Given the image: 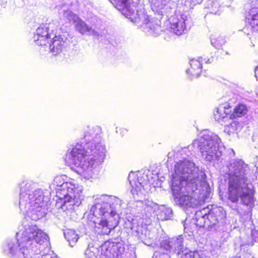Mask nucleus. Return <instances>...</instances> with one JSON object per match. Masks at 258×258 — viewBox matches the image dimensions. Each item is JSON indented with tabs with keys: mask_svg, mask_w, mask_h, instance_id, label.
<instances>
[{
	"mask_svg": "<svg viewBox=\"0 0 258 258\" xmlns=\"http://www.w3.org/2000/svg\"><path fill=\"white\" fill-rule=\"evenodd\" d=\"M158 216V219L161 220L169 219L172 216V211L169 208H163Z\"/></svg>",
	"mask_w": 258,
	"mask_h": 258,
	"instance_id": "obj_27",
	"label": "nucleus"
},
{
	"mask_svg": "<svg viewBox=\"0 0 258 258\" xmlns=\"http://www.w3.org/2000/svg\"><path fill=\"white\" fill-rule=\"evenodd\" d=\"M152 258H170L169 255L167 253L161 252L159 251H156Z\"/></svg>",
	"mask_w": 258,
	"mask_h": 258,
	"instance_id": "obj_33",
	"label": "nucleus"
},
{
	"mask_svg": "<svg viewBox=\"0 0 258 258\" xmlns=\"http://www.w3.org/2000/svg\"><path fill=\"white\" fill-rule=\"evenodd\" d=\"M229 105L227 103L220 105L214 112L215 119L220 122L229 118L230 116V114H229L230 112L229 110Z\"/></svg>",
	"mask_w": 258,
	"mask_h": 258,
	"instance_id": "obj_19",
	"label": "nucleus"
},
{
	"mask_svg": "<svg viewBox=\"0 0 258 258\" xmlns=\"http://www.w3.org/2000/svg\"><path fill=\"white\" fill-rule=\"evenodd\" d=\"M56 186V196L63 201V207L67 210H74L82 203L83 199V187L77 183L64 182L61 176H56L53 180Z\"/></svg>",
	"mask_w": 258,
	"mask_h": 258,
	"instance_id": "obj_7",
	"label": "nucleus"
},
{
	"mask_svg": "<svg viewBox=\"0 0 258 258\" xmlns=\"http://www.w3.org/2000/svg\"><path fill=\"white\" fill-rule=\"evenodd\" d=\"M186 20L187 17L184 14L173 15L169 19L170 28L177 35H181L186 30Z\"/></svg>",
	"mask_w": 258,
	"mask_h": 258,
	"instance_id": "obj_13",
	"label": "nucleus"
},
{
	"mask_svg": "<svg viewBox=\"0 0 258 258\" xmlns=\"http://www.w3.org/2000/svg\"><path fill=\"white\" fill-rule=\"evenodd\" d=\"M126 232L140 239L143 243L147 245L152 243L154 234L149 230L146 225H139L136 220H127L125 222Z\"/></svg>",
	"mask_w": 258,
	"mask_h": 258,
	"instance_id": "obj_12",
	"label": "nucleus"
},
{
	"mask_svg": "<svg viewBox=\"0 0 258 258\" xmlns=\"http://www.w3.org/2000/svg\"><path fill=\"white\" fill-rule=\"evenodd\" d=\"M251 234L252 236H253L254 235L256 234L257 232L255 231H252Z\"/></svg>",
	"mask_w": 258,
	"mask_h": 258,
	"instance_id": "obj_36",
	"label": "nucleus"
},
{
	"mask_svg": "<svg viewBox=\"0 0 258 258\" xmlns=\"http://www.w3.org/2000/svg\"><path fill=\"white\" fill-rule=\"evenodd\" d=\"M139 0H118L116 3V8L122 13L129 16V19L135 23L141 22L144 24V28L149 35L157 36L161 32V28L159 24L150 22L149 16L145 14L144 11L137 10V13L135 14V11L138 5Z\"/></svg>",
	"mask_w": 258,
	"mask_h": 258,
	"instance_id": "obj_8",
	"label": "nucleus"
},
{
	"mask_svg": "<svg viewBox=\"0 0 258 258\" xmlns=\"http://www.w3.org/2000/svg\"><path fill=\"white\" fill-rule=\"evenodd\" d=\"M64 236L71 247H73L78 241L79 236L75 230L68 229L64 232Z\"/></svg>",
	"mask_w": 258,
	"mask_h": 258,
	"instance_id": "obj_23",
	"label": "nucleus"
},
{
	"mask_svg": "<svg viewBox=\"0 0 258 258\" xmlns=\"http://www.w3.org/2000/svg\"><path fill=\"white\" fill-rule=\"evenodd\" d=\"M237 123L234 121H232L230 124L225 126L224 132L228 135L233 133L236 130Z\"/></svg>",
	"mask_w": 258,
	"mask_h": 258,
	"instance_id": "obj_31",
	"label": "nucleus"
},
{
	"mask_svg": "<svg viewBox=\"0 0 258 258\" xmlns=\"http://www.w3.org/2000/svg\"><path fill=\"white\" fill-rule=\"evenodd\" d=\"M33 184L22 182L20 184L19 208L24 215L37 221L46 214L44 192L41 189H34Z\"/></svg>",
	"mask_w": 258,
	"mask_h": 258,
	"instance_id": "obj_6",
	"label": "nucleus"
},
{
	"mask_svg": "<svg viewBox=\"0 0 258 258\" xmlns=\"http://www.w3.org/2000/svg\"><path fill=\"white\" fill-rule=\"evenodd\" d=\"M171 244L172 252L176 253L180 257L182 254L186 253V250H189L184 245L183 238L182 236L171 238Z\"/></svg>",
	"mask_w": 258,
	"mask_h": 258,
	"instance_id": "obj_18",
	"label": "nucleus"
},
{
	"mask_svg": "<svg viewBox=\"0 0 258 258\" xmlns=\"http://www.w3.org/2000/svg\"><path fill=\"white\" fill-rule=\"evenodd\" d=\"M86 258H130V253L125 251L121 243L106 241L99 247L89 245L86 250Z\"/></svg>",
	"mask_w": 258,
	"mask_h": 258,
	"instance_id": "obj_10",
	"label": "nucleus"
},
{
	"mask_svg": "<svg viewBox=\"0 0 258 258\" xmlns=\"http://www.w3.org/2000/svg\"><path fill=\"white\" fill-rule=\"evenodd\" d=\"M203 58L200 57L198 59L193 58L190 60L189 63L191 68L186 71L187 73H190L192 78L198 77L202 69V63Z\"/></svg>",
	"mask_w": 258,
	"mask_h": 258,
	"instance_id": "obj_21",
	"label": "nucleus"
},
{
	"mask_svg": "<svg viewBox=\"0 0 258 258\" xmlns=\"http://www.w3.org/2000/svg\"><path fill=\"white\" fill-rule=\"evenodd\" d=\"M204 60L205 61L206 63H210L213 61V59L211 58V59H207L206 58H204Z\"/></svg>",
	"mask_w": 258,
	"mask_h": 258,
	"instance_id": "obj_34",
	"label": "nucleus"
},
{
	"mask_svg": "<svg viewBox=\"0 0 258 258\" xmlns=\"http://www.w3.org/2000/svg\"><path fill=\"white\" fill-rule=\"evenodd\" d=\"M156 207L157 205L149 201L145 202L144 204V210L148 213H151L153 212Z\"/></svg>",
	"mask_w": 258,
	"mask_h": 258,
	"instance_id": "obj_29",
	"label": "nucleus"
},
{
	"mask_svg": "<svg viewBox=\"0 0 258 258\" xmlns=\"http://www.w3.org/2000/svg\"><path fill=\"white\" fill-rule=\"evenodd\" d=\"M247 108L246 105L239 104L237 105L234 109L233 112L230 114L229 119H233L241 117L246 114Z\"/></svg>",
	"mask_w": 258,
	"mask_h": 258,
	"instance_id": "obj_24",
	"label": "nucleus"
},
{
	"mask_svg": "<svg viewBox=\"0 0 258 258\" xmlns=\"http://www.w3.org/2000/svg\"><path fill=\"white\" fill-rule=\"evenodd\" d=\"M101 132L98 126H88L79 142L66 154L68 165L85 178L92 177L93 169L105 158L106 150Z\"/></svg>",
	"mask_w": 258,
	"mask_h": 258,
	"instance_id": "obj_1",
	"label": "nucleus"
},
{
	"mask_svg": "<svg viewBox=\"0 0 258 258\" xmlns=\"http://www.w3.org/2000/svg\"><path fill=\"white\" fill-rule=\"evenodd\" d=\"M197 220L196 225L200 227H214L224 216V213L220 208H215L209 211V208H205L197 211L195 214Z\"/></svg>",
	"mask_w": 258,
	"mask_h": 258,
	"instance_id": "obj_11",
	"label": "nucleus"
},
{
	"mask_svg": "<svg viewBox=\"0 0 258 258\" xmlns=\"http://www.w3.org/2000/svg\"><path fill=\"white\" fill-rule=\"evenodd\" d=\"M169 0H149L151 9L155 13L162 15L168 9L167 3Z\"/></svg>",
	"mask_w": 258,
	"mask_h": 258,
	"instance_id": "obj_20",
	"label": "nucleus"
},
{
	"mask_svg": "<svg viewBox=\"0 0 258 258\" xmlns=\"http://www.w3.org/2000/svg\"><path fill=\"white\" fill-rule=\"evenodd\" d=\"M63 16L66 17L70 22H74L75 21L78 20L79 18L78 16L73 14L72 11L70 10H67L64 11Z\"/></svg>",
	"mask_w": 258,
	"mask_h": 258,
	"instance_id": "obj_30",
	"label": "nucleus"
},
{
	"mask_svg": "<svg viewBox=\"0 0 258 258\" xmlns=\"http://www.w3.org/2000/svg\"><path fill=\"white\" fill-rule=\"evenodd\" d=\"M128 181L132 187L131 192L136 198V196L142 197L145 195V189L142 184L139 181L138 177L135 173L131 172L128 177Z\"/></svg>",
	"mask_w": 258,
	"mask_h": 258,
	"instance_id": "obj_15",
	"label": "nucleus"
},
{
	"mask_svg": "<svg viewBox=\"0 0 258 258\" xmlns=\"http://www.w3.org/2000/svg\"><path fill=\"white\" fill-rule=\"evenodd\" d=\"M17 239L8 240L4 251L14 258H58L51 254L40 255V246L49 240L48 235L35 224H25L18 227Z\"/></svg>",
	"mask_w": 258,
	"mask_h": 258,
	"instance_id": "obj_4",
	"label": "nucleus"
},
{
	"mask_svg": "<svg viewBox=\"0 0 258 258\" xmlns=\"http://www.w3.org/2000/svg\"><path fill=\"white\" fill-rule=\"evenodd\" d=\"M48 24H43L37 29L33 37L37 45H45L47 43L48 39L51 37V34L48 32Z\"/></svg>",
	"mask_w": 258,
	"mask_h": 258,
	"instance_id": "obj_14",
	"label": "nucleus"
},
{
	"mask_svg": "<svg viewBox=\"0 0 258 258\" xmlns=\"http://www.w3.org/2000/svg\"><path fill=\"white\" fill-rule=\"evenodd\" d=\"M221 141L219 137L208 131H204L200 139L195 140L191 147L197 146L205 160H218L222 155Z\"/></svg>",
	"mask_w": 258,
	"mask_h": 258,
	"instance_id": "obj_9",
	"label": "nucleus"
},
{
	"mask_svg": "<svg viewBox=\"0 0 258 258\" xmlns=\"http://www.w3.org/2000/svg\"><path fill=\"white\" fill-rule=\"evenodd\" d=\"M208 7L211 10V13L217 14L220 8L219 0H209Z\"/></svg>",
	"mask_w": 258,
	"mask_h": 258,
	"instance_id": "obj_28",
	"label": "nucleus"
},
{
	"mask_svg": "<svg viewBox=\"0 0 258 258\" xmlns=\"http://www.w3.org/2000/svg\"><path fill=\"white\" fill-rule=\"evenodd\" d=\"M205 173L186 159L176 162L172 175V190L176 202L181 207L194 208L200 203L195 191L205 184Z\"/></svg>",
	"mask_w": 258,
	"mask_h": 258,
	"instance_id": "obj_2",
	"label": "nucleus"
},
{
	"mask_svg": "<svg viewBox=\"0 0 258 258\" xmlns=\"http://www.w3.org/2000/svg\"><path fill=\"white\" fill-rule=\"evenodd\" d=\"M249 172L248 165L241 160H234L228 166V199L233 203L239 200L247 207V210L243 212L237 209L243 223H251V209L255 201L253 185L247 177Z\"/></svg>",
	"mask_w": 258,
	"mask_h": 258,
	"instance_id": "obj_3",
	"label": "nucleus"
},
{
	"mask_svg": "<svg viewBox=\"0 0 258 258\" xmlns=\"http://www.w3.org/2000/svg\"><path fill=\"white\" fill-rule=\"evenodd\" d=\"M247 21L249 26L243 28V32L247 35H249L250 32L248 31L249 27H250L251 33L258 32V8H252L250 10Z\"/></svg>",
	"mask_w": 258,
	"mask_h": 258,
	"instance_id": "obj_16",
	"label": "nucleus"
},
{
	"mask_svg": "<svg viewBox=\"0 0 258 258\" xmlns=\"http://www.w3.org/2000/svg\"><path fill=\"white\" fill-rule=\"evenodd\" d=\"M183 225H184V229H185L186 228V227H185V224H184Z\"/></svg>",
	"mask_w": 258,
	"mask_h": 258,
	"instance_id": "obj_38",
	"label": "nucleus"
},
{
	"mask_svg": "<svg viewBox=\"0 0 258 258\" xmlns=\"http://www.w3.org/2000/svg\"><path fill=\"white\" fill-rule=\"evenodd\" d=\"M65 47V41L61 36H55L50 41L49 49L50 51L56 55L61 52Z\"/></svg>",
	"mask_w": 258,
	"mask_h": 258,
	"instance_id": "obj_17",
	"label": "nucleus"
},
{
	"mask_svg": "<svg viewBox=\"0 0 258 258\" xmlns=\"http://www.w3.org/2000/svg\"><path fill=\"white\" fill-rule=\"evenodd\" d=\"M181 258H203L197 252H192L190 250H186V253L180 256Z\"/></svg>",
	"mask_w": 258,
	"mask_h": 258,
	"instance_id": "obj_32",
	"label": "nucleus"
},
{
	"mask_svg": "<svg viewBox=\"0 0 258 258\" xmlns=\"http://www.w3.org/2000/svg\"><path fill=\"white\" fill-rule=\"evenodd\" d=\"M231 258H242V257H241L240 256H235V257H231Z\"/></svg>",
	"mask_w": 258,
	"mask_h": 258,
	"instance_id": "obj_37",
	"label": "nucleus"
},
{
	"mask_svg": "<svg viewBox=\"0 0 258 258\" xmlns=\"http://www.w3.org/2000/svg\"><path fill=\"white\" fill-rule=\"evenodd\" d=\"M95 201L90 210L91 221L100 233L108 235L119 222L117 211L121 208V201L116 197L104 195Z\"/></svg>",
	"mask_w": 258,
	"mask_h": 258,
	"instance_id": "obj_5",
	"label": "nucleus"
},
{
	"mask_svg": "<svg viewBox=\"0 0 258 258\" xmlns=\"http://www.w3.org/2000/svg\"><path fill=\"white\" fill-rule=\"evenodd\" d=\"M74 23H76L77 29L82 34L88 33L89 35H95L97 33L96 31L89 27L84 21L79 18Z\"/></svg>",
	"mask_w": 258,
	"mask_h": 258,
	"instance_id": "obj_22",
	"label": "nucleus"
},
{
	"mask_svg": "<svg viewBox=\"0 0 258 258\" xmlns=\"http://www.w3.org/2000/svg\"><path fill=\"white\" fill-rule=\"evenodd\" d=\"M255 76L257 80L258 81V66H257L255 70Z\"/></svg>",
	"mask_w": 258,
	"mask_h": 258,
	"instance_id": "obj_35",
	"label": "nucleus"
},
{
	"mask_svg": "<svg viewBox=\"0 0 258 258\" xmlns=\"http://www.w3.org/2000/svg\"><path fill=\"white\" fill-rule=\"evenodd\" d=\"M160 248L166 251L172 252V244H171V238H164L161 240Z\"/></svg>",
	"mask_w": 258,
	"mask_h": 258,
	"instance_id": "obj_26",
	"label": "nucleus"
},
{
	"mask_svg": "<svg viewBox=\"0 0 258 258\" xmlns=\"http://www.w3.org/2000/svg\"><path fill=\"white\" fill-rule=\"evenodd\" d=\"M211 42L215 48H220L225 43V40L223 36L218 34H214L211 36Z\"/></svg>",
	"mask_w": 258,
	"mask_h": 258,
	"instance_id": "obj_25",
	"label": "nucleus"
}]
</instances>
